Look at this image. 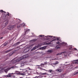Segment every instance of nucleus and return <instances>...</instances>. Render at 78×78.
<instances>
[{"label": "nucleus", "instance_id": "b1692460", "mask_svg": "<svg viewBox=\"0 0 78 78\" xmlns=\"http://www.w3.org/2000/svg\"><path fill=\"white\" fill-rule=\"evenodd\" d=\"M48 52L49 53H51V52H52V50H49L48 51Z\"/></svg>", "mask_w": 78, "mask_h": 78}, {"label": "nucleus", "instance_id": "f03ea898", "mask_svg": "<svg viewBox=\"0 0 78 78\" xmlns=\"http://www.w3.org/2000/svg\"><path fill=\"white\" fill-rule=\"evenodd\" d=\"M21 59L22 58H18L17 59V58H15L12 60L11 61V63H12V64H13V65H15V64L17 65L16 62H19L20 61H21Z\"/></svg>", "mask_w": 78, "mask_h": 78}, {"label": "nucleus", "instance_id": "58836bf2", "mask_svg": "<svg viewBox=\"0 0 78 78\" xmlns=\"http://www.w3.org/2000/svg\"><path fill=\"white\" fill-rule=\"evenodd\" d=\"M6 16H9V13H8V14L6 15Z\"/></svg>", "mask_w": 78, "mask_h": 78}, {"label": "nucleus", "instance_id": "c756f323", "mask_svg": "<svg viewBox=\"0 0 78 78\" xmlns=\"http://www.w3.org/2000/svg\"><path fill=\"white\" fill-rule=\"evenodd\" d=\"M44 65H45V64L41 63V66H43Z\"/></svg>", "mask_w": 78, "mask_h": 78}, {"label": "nucleus", "instance_id": "cd10ccee", "mask_svg": "<svg viewBox=\"0 0 78 78\" xmlns=\"http://www.w3.org/2000/svg\"><path fill=\"white\" fill-rule=\"evenodd\" d=\"M59 63L58 61H56L55 63V64H58Z\"/></svg>", "mask_w": 78, "mask_h": 78}, {"label": "nucleus", "instance_id": "5701e85b", "mask_svg": "<svg viewBox=\"0 0 78 78\" xmlns=\"http://www.w3.org/2000/svg\"><path fill=\"white\" fill-rule=\"evenodd\" d=\"M64 53V52H61V53H58L57 54V55L58 56V55H61L62 53Z\"/></svg>", "mask_w": 78, "mask_h": 78}, {"label": "nucleus", "instance_id": "e433bc0d", "mask_svg": "<svg viewBox=\"0 0 78 78\" xmlns=\"http://www.w3.org/2000/svg\"><path fill=\"white\" fill-rule=\"evenodd\" d=\"M57 44H58V45H59V42L58 41L56 42Z\"/></svg>", "mask_w": 78, "mask_h": 78}, {"label": "nucleus", "instance_id": "c9c22d12", "mask_svg": "<svg viewBox=\"0 0 78 78\" xmlns=\"http://www.w3.org/2000/svg\"><path fill=\"white\" fill-rule=\"evenodd\" d=\"M39 36L40 37H43V36H44V35H40Z\"/></svg>", "mask_w": 78, "mask_h": 78}, {"label": "nucleus", "instance_id": "2eb2a0df", "mask_svg": "<svg viewBox=\"0 0 78 78\" xmlns=\"http://www.w3.org/2000/svg\"><path fill=\"white\" fill-rule=\"evenodd\" d=\"M27 48L28 49H30L32 48V45H30L27 47Z\"/></svg>", "mask_w": 78, "mask_h": 78}, {"label": "nucleus", "instance_id": "39448f33", "mask_svg": "<svg viewBox=\"0 0 78 78\" xmlns=\"http://www.w3.org/2000/svg\"><path fill=\"white\" fill-rule=\"evenodd\" d=\"M13 74V75H14L15 74H16L15 73H9L8 74V75L5 76L6 77H7L8 78H11V74Z\"/></svg>", "mask_w": 78, "mask_h": 78}, {"label": "nucleus", "instance_id": "473e14b6", "mask_svg": "<svg viewBox=\"0 0 78 78\" xmlns=\"http://www.w3.org/2000/svg\"><path fill=\"white\" fill-rule=\"evenodd\" d=\"M64 75H66V73H64V74H62V75H61V78H62V76H64Z\"/></svg>", "mask_w": 78, "mask_h": 78}, {"label": "nucleus", "instance_id": "7c9ffc66", "mask_svg": "<svg viewBox=\"0 0 78 78\" xmlns=\"http://www.w3.org/2000/svg\"><path fill=\"white\" fill-rule=\"evenodd\" d=\"M50 44H51V43L50 42V43H47L46 44V45H49Z\"/></svg>", "mask_w": 78, "mask_h": 78}, {"label": "nucleus", "instance_id": "79ce46f5", "mask_svg": "<svg viewBox=\"0 0 78 78\" xmlns=\"http://www.w3.org/2000/svg\"><path fill=\"white\" fill-rule=\"evenodd\" d=\"M15 77H16V76H14V75L13 76V78H15Z\"/></svg>", "mask_w": 78, "mask_h": 78}, {"label": "nucleus", "instance_id": "c03bdc74", "mask_svg": "<svg viewBox=\"0 0 78 78\" xmlns=\"http://www.w3.org/2000/svg\"><path fill=\"white\" fill-rule=\"evenodd\" d=\"M24 38H25V39H27V38H26V37H24Z\"/></svg>", "mask_w": 78, "mask_h": 78}, {"label": "nucleus", "instance_id": "72a5a7b5", "mask_svg": "<svg viewBox=\"0 0 78 78\" xmlns=\"http://www.w3.org/2000/svg\"><path fill=\"white\" fill-rule=\"evenodd\" d=\"M0 12H4V11L3 10H1Z\"/></svg>", "mask_w": 78, "mask_h": 78}, {"label": "nucleus", "instance_id": "6ab92c4d", "mask_svg": "<svg viewBox=\"0 0 78 78\" xmlns=\"http://www.w3.org/2000/svg\"><path fill=\"white\" fill-rule=\"evenodd\" d=\"M45 37H53L54 39H55V37H53V36H48V35L47 36H46Z\"/></svg>", "mask_w": 78, "mask_h": 78}, {"label": "nucleus", "instance_id": "f257e3e1", "mask_svg": "<svg viewBox=\"0 0 78 78\" xmlns=\"http://www.w3.org/2000/svg\"><path fill=\"white\" fill-rule=\"evenodd\" d=\"M25 24H23V23H22L20 24L19 26H17L16 25H14L13 26H9L7 28L8 30H12L14 28H15L17 27V28H22V27H25Z\"/></svg>", "mask_w": 78, "mask_h": 78}, {"label": "nucleus", "instance_id": "7ed1b4c3", "mask_svg": "<svg viewBox=\"0 0 78 78\" xmlns=\"http://www.w3.org/2000/svg\"><path fill=\"white\" fill-rule=\"evenodd\" d=\"M8 23V20H5V21L4 22L2 25V28H5V27L6 26V25H7Z\"/></svg>", "mask_w": 78, "mask_h": 78}, {"label": "nucleus", "instance_id": "c85d7f7f", "mask_svg": "<svg viewBox=\"0 0 78 78\" xmlns=\"http://www.w3.org/2000/svg\"><path fill=\"white\" fill-rule=\"evenodd\" d=\"M24 74H25L23 73H19V75H24Z\"/></svg>", "mask_w": 78, "mask_h": 78}, {"label": "nucleus", "instance_id": "a878e982", "mask_svg": "<svg viewBox=\"0 0 78 78\" xmlns=\"http://www.w3.org/2000/svg\"><path fill=\"white\" fill-rule=\"evenodd\" d=\"M76 74H78V71L74 73V75H76Z\"/></svg>", "mask_w": 78, "mask_h": 78}, {"label": "nucleus", "instance_id": "f704fd0d", "mask_svg": "<svg viewBox=\"0 0 78 78\" xmlns=\"http://www.w3.org/2000/svg\"><path fill=\"white\" fill-rule=\"evenodd\" d=\"M48 71L51 73V72H52V70L50 69Z\"/></svg>", "mask_w": 78, "mask_h": 78}, {"label": "nucleus", "instance_id": "4c0bfd02", "mask_svg": "<svg viewBox=\"0 0 78 78\" xmlns=\"http://www.w3.org/2000/svg\"><path fill=\"white\" fill-rule=\"evenodd\" d=\"M42 75H47L46 73H42Z\"/></svg>", "mask_w": 78, "mask_h": 78}, {"label": "nucleus", "instance_id": "ea45409f", "mask_svg": "<svg viewBox=\"0 0 78 78\" xmlns=\"http://www.w3.org/2000/svg\"><path fill=\"white\" fill-rule=\"evenodd\" d=\"M74 50H77V49L75 48H74Z\"/></svg>", "mask_w": 78, "mask_h": 78}, {"label": "nucleus", "instance_id": "0eeeda50", "mask_svg": "<svg viewBox=\"0 0 78 78\" xmlns=\"http://www.w3.org/2000/svg\"><path fill=\"white\" fill-rule=\"evenodd\" d=\"M30 70V68H27L23 70V73H26V72H28V70Z\"/></svg>", "mask_w": 78, "mask_h": 78}, {"label": "nucleus", "instance_id": "f8f14e48", "mask_svg": "<svg viewBox=\"0 0 78 78\" xmlns=\"http://www.w3.org/2000/svg\"><path fill=\"white\" fill-rule=\"evenodd\" d=\"M17 65L18 66H18V67H22V66H24V64L23 63H20L19 64H18Z\"/></svg>", "mask_w": 78, "mask_h": 78}, {"label": "nucleus", "instance_id": "ddd939ff", "mask_svg": "<svg viewBox=\"0 0 78 78\" xmlns=\"http://www.w3.org/2000/svg\"><path fill=\"white\" fill-rule=\"evenodd\" d=\"M60 47H61V46L59 44H58V45H57L55 48V49H56L57 50H58V49H59V48H60Z\"/></svg>", "mask_w": 78, "mask_h": 78}, {"label": "nucleus", "instance_id": "412c9836", "mask_svg": "<svg viewBox=\"0 0 78 78\" xmlns=\"http://www.w3.org/2000/svg\"><path fill=\"white\" fill-rule=\"evenodd\" d=\"M29 32H30V30H26L25 32V34L28 33H29Z\"/></svg>", "mask_w": 78, "mask_h": 78}, {"label": "nucleus", "instance_id": "6e6552de", "mask_svg": "<svg viewBox=\"0 0 78 78\" xmlns=\"http://www.w3.org/2000/svg\"><path fill=\"white\" fill-rule=\"evenodd\" d=\"M13 66H12L10 68H9V69H15V68H16V67H19V66H16V64H15V65H13Z\"/></svg>", "mask_w": 78, "mask_h": 78}, {"label": "nucleus", "instance_id": "9b49d317", "mask_svg": "<svg viewBox=\"0 0 78 78\" xmlns=\"http://www.w3.org/2000/svg\"><path fill=\"white\" fill-rule=\"evenodd\" d=\"M47 48L46 46L40 48V50H45Z\"/></svg>", "mask_w": 78, "mask_h": 78}, {"label": "nucleus", "instance_id": "dca6fc26", "mask_svg": "<svg viewBox=\"0 0 78 78\" xmlns=\"http://www.w3.org/2000/svg\"><path fill=\"white\" fill-rule=\"evenodd\" d=\"M29 49H28L27 48L26 49H25L24 51V52H27L29 51Z\"/></svg>", "mask_w": 78, "mask_h": 78}, {"label": "nucleus", "instance_id": "37998d69", "mask_svg": "<svg viewBox=\"0 0 78 78\" xmlns=\"http://www.w3.org/2000/svg\"><path fill=\"white\" fill-rule=\"evenodd\" d=\"M17 50H18V49H16V50H15V51H17Z\"/></svg>", "mask_w": 78, "mask_h": 78}, {"label": "nucleus", "instance_id": "9d476101", "mask_svg": "<svg viewBox=\"0 0 78 78\" xmlns=\"http://www.w3.org/2000/svg\"><path fill=\"white\" fill-rule=\"evenodd\" d=\"M10 69H9V68H7L6 69H4V71L5 73H7L8 72V70H9Z\"/></svg>", "mask_w": 78, "mask_h": 78}, {"label": "nucleus", "instance_id": "423d86ee", "mask_svg": "<svg viewBox=\"0 0 78 78\" xmlns=\"http://www.w3.org/2000/svg\"><path fill=\"white\" fill-rule=\"evenodd\" d=\"M28 58V55H25L22 56V57H20V58H21V60H22V59H24L25 58Z\"/></svg>", "mask_w": 78, "mask_h": 78}, {"label": "nucleus", "instance_id": "2f4dec72", "mask_svg": "<svg viewBox=\"0 0 78 78\" xmlns=\"http://www.w3.org/2000/svg\"><path fill=\"white\" fill-rule=\"evenodd\" d=\"M2 69L1 68V66H0V72H2Z\"/></svg>", "mask_w": 78, "mask_h": 78}, {"label": "nucleus", "instance_id": "20e7f679", "mask_svg": "<svg viewBox=\"0 0 78 78\" xmlns=\"http://www.w3.org/2000/svg\"><path fill=\"white\" fill-rule=\"evenodd\" d=\"M41 47V45H40L38 44V46H35L34 48H33L31 50V51H33V50H34L36 48H39V47Z\"/></svg>", "mask_w": 78, "mask_h": 78}, {"label": "nucleus", "instance_id": "a19ab883", "mask_svg": "<svg viewBox=\"0 0 78 78\" xmlns=\"http://www.w3.org/2000/svg\"><path fill=\"white\" fill-rule=\"evenodd\" d=\"M27 62H25V63L26 64H28V63H27Z\"/></svg>", "mask_w": 78, "mask_h": 78}, {"label": "nucleus", "instance_id": "49530a36", "mask_svg": "<svg viewBox=\"0 0 78 78\" xmlns=\"http://www.w3.org/2000/svg\"><path fill=\"white\" fill-rule=\"evenodd\" d=\"M38 66L39 67H40V66H40V65H38Z\"/></svg>", "mask_w": 78, "mask_h": 78}, {"label": "nucleus", "instance_id": "4468645a", "mask_svg": "<svg viewBox=\"0 0 78 78\" xmlns=\"http://www.w3.org/2000/svg\"><path fill=\"white\" fill-rule=\"evenodd\" d=\"M14 50V49H11L9 50L5 51V53H9V51H12V50Z\"/></svg>", "mask_w": 78, "mask_h": 78}, {"label": "nucleus", "instance_id": "a211bd4d", "mask_svg": "<svg viewBox=\"0 0 78 78\" xmlns=\"http://www.w3.org/2000/svg\"><path fill=\"white\" fill-rule=\"evenodd\" d=\"M8 41H6L5 43L3 44V45H4V46H6L8 44Z\"/></svg>", "mask_w": 78, "mask_h": 78}, {"label": "nucleus", "instance_id": "a18cd8bd", "mask_svg": "<svg viewBox=\"0 0 78 78\" xmlns=\"http://www.w3.org/2000/svg\"><path fill=\"white\" fill-rule=\"evenodd\" d=\"M2 38H3V37H1L0 39H2Z\"/></svg>", "mask_w": 78, "mask_h": 78}, {"label": "nucleus", "instance_id": "aec40b11", "mask_svg": "<svg viewBox=\"0 0 78 78\" xmlns=\"http://www.w3.org/2000/svg\"><path fill=\"white\" fill-rule=\"evenodd\" d=\"M15 52H16V51H13V52L10 53L9 55V56H11L12 55V54L14 53Z\"/></svg>", "mask_w": 78, "mask_h": 78}, {"label": "nucleus", "instance_id": "bb28decb", "mask_svg": "<svg viewBox=\"0 0 78 78\" xmlns=\"http://www.w3.org/2000/svg\"><path fill=\"white\" fill-rule=\"evenodd\" d=\"M75 61H76L75 62V64H78V60H76Z\"/></svg>", "mask_w": 78, "mask_h": 78}, {"label": "nucleus", "instance_id": "4be33fe9", "mask_svg": "<svg viewBox=\"0 0 78 78\" xmlns=\"http://www.w3.org/2000/svg\"><path fill=\"white\" fill-rule=\"evenodd\" d=\"M58 40H59V39L58 38H57L56 39H54V40H52V41H58Z\"/></svg>", "mask_w": 78, "mask_h": 78}, {"label": "nucleus", "instance_id": "1a4fd4ad", "mask_svg": "<svg viewBox=\"0 0 78 78\" xmlns=\"http://www.w3.org/2000/svg\"><path fill=\"white\" fill-rule=\"evenodd\" d=\"M56 72H61V71H62V69H61V68H58V69H56Z\"/></svg>", "mask_w": 78, "mask_h": 78}, {"label": "nucleus", "instance_id": "393cba45", "mask_svg": "<svg viewBox=\"0 0 78 78\" xmlns=\"http://www.w3.org/2000/svg\"><path fill=\"white\" fill-rule=\"evenodd\" d=\"M69 49L70 50L72 49V46H69Z\"/></svg>", "mask_w": 78, "mask_h": 78}, {"label": "nucleus", "instance_id": "f3484780", "mask_svg": "<svg viewBox=\"0 0 78 78\" xmlns=\"http://www.w3.org/2000/svg\"><path fill=\"white\" fill-rule=\"evenodd\" d=\"M20 42H16L14 44V45H15V46H16V45H19V44H20Z\"/></svg>", "mask_w": 78, "mask_h": 78}]
</instances>
